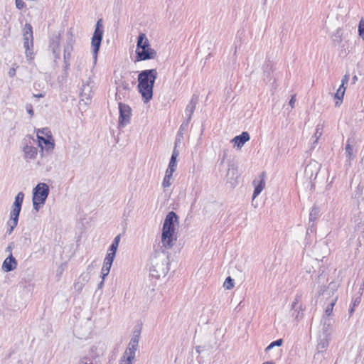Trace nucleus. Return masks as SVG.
Segmentation results:
<instances>
[{"mask_svg": "<svg viewBox=\"0 0 364 364\" xmlns=\"http://www.w3.org/2000/svg\"><path fill=\"white\" fill-rule=\"evenodd\" d=\"M157 77L156 69L144 70L138 75L137 88L144 103H147L152 99L153 88Z\"/></svg>", "mask_w": 364, "mask_h": 364, "instance_id": "f03ea898", "label": "nucleus"}, {"mask_svg": "<svg viewBox=\"0 0 364 364\" xmlns=\"http://www.w3.org/2000/svg\"><path fill=\"white\" fill-rule=\"evenodd\" d=\"M119 124L121 127H125L130 122L132 109L129 105L123 104L122 102H119Z\"/></svg>", "mask_w": 364, "mask_h": 364, "instance_id": "9d476101", "label": "nucleus"}, {"mask_svg": "<svg viewBox=\"0 0 364 364\" xmlns=\"http://www.w3.org/2000/svg\"><path fill=\"white\" fill-rule=\"evenodd\" d=\"M120 242V235H117L114 237L111 246L109 247L108 252H113L116 255L119 244Z\"/></svg>", "mask_w": 364, "mask_h": 364, "instance_id": "c85d7f7f", "label": "nucleus"}, {"mask_svg": "<svg viewBox=\"0 0 364 364\" xmlns=\"http://www.w3.org/2000/svg\"><path fill=\"white\" fill-rule=\"evenodd\" d=\"M262 364H274V363L272 361H267V362L263 363Z\"/></svg>", "mask_w": 364, "mask_h": 364, "instance_id": "864d4df0", "label": "nucleus"}, {"mask_svg": "<svg viewBox=\"0 0 364 364\" xmlns=\"http://www.w3.org/2000/svg\"><path fill=\"white\" fill-rule=\"evenodd\" d=\"M70 58L64 59L65 69V70L68 69V68L70 66Z\"/></svg>", "mask_w": 364, "mask_h": 364, "instance_id": "37998d69", "label": "nucleus"}, {"mask_svg": "<svg viewBox=\"0 0 364 364\" xmlns=\"http://www.w3.org/2000/svg\"><path fill=\"white\" fill-rule=\"evenodd\" d=\"M353 83H355L358 80V77L356 75H354L352 78Z\"/></svg>", "mask_w": 364, "mask_h": 364, "instance_id": "3c124183", "label": "nucleus"}, {"mask_svg": "<svg viewBox=\"0 0 364 364\" xmlns=\"http://www.w3.org/2000/svg\"><path fill=\"white\" fill-rule=\"evenodd\" d=\"M112 265L111 264H108V263H105V262H103V265L102 267H105V268H107L110 270L111 267H112Z\"/></svg>", "mask_w": 364, "mask_h": 364, "instance_id": "49530a36", "label": "nucleus"}, {"mask_svg": "<svg viewBox=\"0 0 364 364\" xmlns=\"http://www.w3.org/2000/svg\"><path fill=\"white\" fill-rule=\"evenodd\" d=\"M250 134L247 132H243L240 135L235 136L231 142L234 144L235 147L240 149L244 144L250 140Z\"/></svg>", "mask_w": 364, "mask_h": 364, "instance_id": "2eb2a0df", "label": "nucleus"}, {"mask_svg": "<svg viewBox=\"0 0 364 364\" xmlns=\"http://www.w3.org/2000/svg\"><path fill=\"white\" fill-rule=\"evenodd\" d=\"M104 281H105V280H102V281H101V282H100V284H98V288H99V289H101V288L103 287V285H104Z\"/></svg>", "mask_w": 364, "mask_h": 364, "instance_id": "09e8293b", "label": "nucleus"}, {"mask_svg": "<svg viewBox=\"0 0 364 364\" xmlns=\"http://www.w3.org/2000/svg\"><path fill=\"white\" fill-rule=\"evenodd\" d=\"M253 186H255V191L252 196V200H255L256 197L264 189L266 186L265 175L264 173L260 174L257 178L253 181Z\"/></svg>", "mask_w": 364, "mask_h": 364, "instance_id": "4468645a", "label": "nucleus"}, {"mask_svg": "<svg viewBox=\"0 0 364 364\" xmlns=\"http://www.w3.org/2000/svg\"><path fill=\"white\" fill-rule=\"evenodd\" d=\"M231 171H232V172H236V170H235V169H232V170H231Z\"/></svg>", "mask_w": 364, "mask_h": 364, "instance_id": "13d9d810", "label": "nucleus"}, {"mask_svg": "<svg viewBox=\"0 0 364 364\" xmlns=\"http://www.w3.org/2000/svg\"><path fill=\"white\" fill-rule=\"evenodd\" d=\"M341 31L340 29H338L334 34L331 35V39L333 41L340 43L341 42Z\"/></svg>", "mask_w": 364, "mask_h": 364, "instance_id": "72a5a7b5", "label": "nucleus"}, {"mask_svg": "<svg viewBox=\"0 0 364 364\" xmlns=\"http://www.w3.org/2000/svg\"><path fill=\"white\" fill-rule=\"evenodd\" d=\"M136 61H144L154 59L157 56L156 51L151 46L145 33H141L137 38L136 48Z\"/></svg>", "mask_w": 364, "mask_h": 364, "instance_id": "20e7f679", "label": "nucleus"}, {"mask_svg": "<svg viewBox=\"0 0 364 364\" xmlns=\"http://www.w3.org/2000/svg\"><path fill=\"white\" fill-rule=\"evenodd\" d=\"M178 154H179L178 151L175 149L173 151V154H172V156H171V160H170L168 167L173 168L175 170L176 169V166H177L176 159L178 156Z\"/></svg>", "mask_w": 364, "mask_h": 364, "instance_id": "cd10ccee", "label": "nucleus"}, {"mask_svg": "<svg viewBox=\"0 0 364 364\" xmlns=\"http://www.w3.org/2000/svg\"><path fill=\"white\" fill-rule=\"evenodd\" d=\"M73 44H74V39L73 38L72 34H70V37L68 40V42L66 45L64 46L63 49V58L68 59L70 58L71 57V53L73 50Z\"/></svg>", "mask_w": 364, "mask_h": 364, "instance_id": "412c9836", "label": "nucleus"}, {"mask_svg": "<svg viewBox=\"0 0 364 364\" xmlns=\"http://www.w3.org/2000/svg\"><path fill=\"white\" fill-rule=\"evenodd\" d=\"M358 32L360 37L364 41V19H361L358 26Z\"/></svg>", "mask_w": 364, "mask_h": 364, "instance_id": "c9c22d12", "label": "nucleus"}, {"mask_svg": "<svg viewBox=\"0 0 364 364\" xmlns=\"http://www.w3.org/2000/svg\"><path fill=\"white\" fill-rule=\"evenodd\" d=\"M138 348V344L135 343L134 341H129L128 344V347L126 348L124 353H123L125 355H128L129 357H132L135 358L136 352Z\"/></svg>", "mask_w": 364, "mask_h": 364, "instance_id": "5701e85b", "label": "nucleus"}, {"mask_svg": "<svg viewBox=\"0 0 364 364\" xmlns=\"http://www.w3.org/2000/svg\"><path fill=\"white\" fill-rule=\"evenodd\" d=\"M80 364H92V363H87L86 362H84L83 360H81Z\"/></svg>", "mask_w": 364, "mask_h": 364, "instance_id": "5fc2aeb1", "label": "nucleus"}, {"mask_svg": "<svg viewBox=\"0 0 364 364\" xmlns=\"http://www.w3.org/2000/svg\"><path fill=\"white\" fill-rule=\"evenodd\" d=\"M44 95H42V94H39L38 95H35V97H43Z\"/></svg>", "mask_w": 364, "mask_h": 364, "instance_id": "6e6d98bb", "label": "nucleus"}, {"mask_svg": "<svg viewBox=\"0 0 364 364\" xmlns=\"http://www.w3.org/2000/svg\"><path fill=\"white\" fill-rule=\"evenodd\" d=\"M295 101H296V99H295V95L292 96L290 101H289V105H291V107H294V105L295 103Z\"/></svg>", "mask_w": 364, "mask_h": 364, "instance_id": "a18cd8bd", "label": "nucleus"}, {"mask_svg": "<svg viewBox=\"0 0 364 364\" xmlns=\"http://www.w3.org/2000/svg\"><path fill=\"white\" fill-rule=\"evenodd\" d=\"M173 182V177L164 176L163 182H162V186L164 188H166L171 186Z\"/></svg>", "mask_w": 364, "mask_h": 364, "instance_id": "473e14b6", "label": "nucleus"}, {"mask_svg": "<svg viewBox=\"0 0 364 364\" xmlns=\"http://www.w3.org/2000/svg\"><path fill=\"white\" fill-rule=\"evenodd\" d=\"M339 287V284L337 283V282H331L327 288L326 290H325L322 294L323 296H328V298H330V296H336L335 295V291H337L338 288Z\"/></svg>", "mask_w": 364, "mask_h": 364, "instance_id": "393cba45", "label": "nucleus"}, {"mask_svg": "<svg viewBox=\"0 0 364 364\" xmlns=\"http://www.w3.org/2000/svg\"><path fill=\"white\" fill-rule=\"evenodd\" d=\"M89 281V275L87 274H81L79 277L77 278V280L74 284V288L75 289L80 293L82 289H83L84 286Z\"/></svg>", "mask_w": 364, "mask_h": 364, "instance_id": "aec40b11", "label": "nucleus"}, {"mask_svg": "<svg viewBox=\"0 0 364 364\" xmlns=\"http://www.w3.org/2000/svg\"><path fill=\"white\" fill-rule=\"evenodd\" d=\"M109 269H107V268H105V267H102V269H101V278L102 280H105L106 277L109 274Z\"/></svg>", "mask_w": 364, "mask_h": 364, "instance_id": "e433bc0d", "label": "nucleus"}, {"mask_svg": "<svg viewBox=\"0 0 364 364\" xmlns=\"http://www.w3.org/2000/svg\"><path fill=\"white\" fill-rule=\"evenodd\" d=\"M318 167V164L316 163V162H314V163H310L307 166H306V170L309 169V168H317Z\"/></svg>", "mask_w": 364, "mask_h": 364, "instance_id": "79ce46f5", "label": "nucleus"}, {"mask_svg": "<svg viewBox=\"0 0 364 364\" xmlns=\"http://www.w3.org/2000/svg\"><path fill=\"white\" fill-rule=\"evenodd\" d=\"M23 46L26 48V57L32 59V52L30 49L33 46V37L32 26L29 23H26L23 28Z\"/></svg>", "mask_w": 364, "mask_h": 364, "instance_id": "1a4fd4ad", "label": "nucleus"}, {"mask_svg": "<svg viewBox=\"0 0 364 364\" xmlns=\"http://www.w3.org/2000/svg\"><path fill=\"white\" fill-rule=\"evenodd\" d=\"M102 36H103V29L102 26L101 24V20L98 21L96 24V28L95 30V32L93 33L92 38V55H93V60H94V65L96 64L98 52L100 48L101 42L102 40Z\"/></svg>", "mask_w": 364, "mask_h": 364, "instance_id": "0eeeda50", "label": "nucleus"}, {"mask_svg": "<svg viewBox=\"0 0 364 364\" xmlns=\"http://www.w3.org/2000/svg\"><path fill=\"white\" fill-rule=\"evenodd\" d=\"M228 150H224V151H223V159H225V157H227V156H228Z\"/></svg>", "mask_w": 364, "mask_h": 364, "instance_id": "8fccbe9b", "label": "nucleus"}, {"mask_svg": "<svg viewBox=\"0 0 364 364\" xmlns=\"http://www.w3.org/2000/svg\"><path fill=\"white\" fill-rule=\"evenodd\" d=\"M175 169L168 167L166 171L165 175L173 177V173L175 172Z\"/></svg>", "mask_w": 364, "mask_h": 364, "instance_id": "58836bf2", "label": "nucleus"}, {"mask_svg": "<svg viewBox=\"0 0 364 364\" xmlns=\"http://www.w3.org/2000/svg\"><path fill=\"white\" fill-rule=\"evenodd\" d=\"M323 134V126L318 124L316 126L315 133L313 136L314 141L312 142V147L314 148L316 144L318 143V139Z\"/></svg>", "mask_w": 364, "mask_h": 364, "instance_id": "bb28decb", "label": "nucleus"}, {"mask_svg": "<svg viewBox=\"0 0 364 364\" xmlns=\"http://www.w3.org/2000/svg\"><path fill=\"white\" fill-rule=\"evenodd\" d=\"M338 296H331L329 298V303L326 308L325 309V316L323 317H328L331 314L333 311V306H335L336 302L337 301Z\"/></svg>", "mask_w": 364, "mask_h": 364, "instance_id": "a878e982", "label": "nucleus"}, {"mask_svg": "<svg viewBox=\"0 0 364 364\" xmlns=\"http://www.w3.org/2000/svg\"><path fill=\"white\" fill-rule=\"evenodd\" d=\"M321 335L331 336V330L333 325V321L328 317H323L321 321Z\"/></svg>", "mask_w": 364, "mask_h": 364, "instance_id": "a211bd4d", "label": "nucleus"}, {"mask_svg": "<svg viewBox=\"0 0 364 364\" xmlns=\"http://www.w3.org/2000/svg\"><path fill=\"white\" fill-rule=\"evenodd\" d=\"M168 259L164 251L155 252L150 259L149 272L152 277L159 279L168 273Z\"/></svg>", "mask_w": 364, "mask_h": 364, "instance_id": "7ed1b4c3", "label": "nucleus"}, {"mask_svg": "<svg viewBox=\"0 0 364 364\" xmlns=\"http://www.w3.org/2000/svg\"><path fill=\"white\" fill-rule=\"evenodd\" d=\"M15 75H16V69H14V68L10 69V70L9 71V75L12 77Z\"/></svg>", "mask_w": 364, "mask_h": 364, "instance_id": "c03bdc74", "label": "nucleus"}, {"mask_svg": "<svg viewBox=\"0 0 364 364\" xmlns=\"http://www.w3.org/2000/svg\"><path fill=\"white\" fill-rule=\"evenodd\" d=\"M49 47L52 50L55 60L60 58V34L53 35L50 39Z\"/></svg>", "mask_w": 364, "mask_h": 364, "instance_id": "9b49d317", "label": "nucleus"}, {"mask_svg": "<svg viewBox=\"0 0 364 364\" xmlns=\"http://www.w3.org/2000/svg\"><path fill=\"white\" fill-rule=\"evenodd\" d=\"M115 255H116L114 253L108 252L105 257L114 261Z\"/></svg>", "mask_w": 364, "mask_h": 364, "instance_id": "a19ab883", "label": "nucleus"}, {"mask_svg": "<svg viewBox=\"0 0 364 364\" xmlns=\"http://www.w3.org/2000/svg\"><path fill=\"white\" fill-rule=\"evenodd\" d=\"M24 198V194L23 192H19L16 196L15 197V200L12 205L11 210V212L12 213L16 214L19 216L22 203Z\"/></svg>", "mask_w": 364, "mask_h": 364, "instance_id": "f3484780", "label": "nucleus"}, {"mask_svg": "<svg viewBox=\"0 0 364 364\" xmlns=\"http://www.w3.org/2000/svg\"><path fill=\"white\" fill-rule=\"evenodd\" d=\"M331 341V336L320 335L318 343L316 346V350L318 352H324L327 349L329 342Z\"/></svg>", "mask_w": 364, "mask_h": 364, "instance_id": "6ab92c4d", "label": "nucleus"}, {"mask_svg": "<svg viewBox=\"0 0 364 364\" xmlns=\"http://www.w3.org/2000/svg\"><path fill=\"white\" fill-rule=\"evenodd\" d=\"M104 262H105V263H108L109 264H112V263H113V260H112V259H108V258H107V257H105V258Z\"/></svg>", "mask_w": 364, "mask_h": 364, "instance_id": "de8ad7c7", "label": "nucleus"}, {"mask_svg": "<svg viewBox=\"0 0 364 364\" xmlns=\"http://www.w3.org/2000/svg\"><path fill=\"white\" fill-rule=\"evenodd\" d=\"M38 146L42 152L51 154L55 147V140L52 136L50 130L48 128L38 129L36 132Z\"/></svg>", "mask_w": 364, "mask_h": 364, "instance_id": "39448f33", "label": "nucleus"}, {"mask_svg": "<svg viewBox=\"0 0 364 364\" xmlns=\"http://www.w3.org/2000/svg\"><path fill=\"white\" fill-rule=\"evenodd\" d=\"M134 360L135 358L123 354L119 360V364H133Z\"/></svg>", "mask_w": 364, "mask_h": 364, "instance_id": "c756f323", "label": "nucleus"}, {"mask_svg": "<svg viewBox=\"0 0 364 364\" xmlns=\"http://www.w3.org/2000/svg\"><path fill=\"white\" fill-rule=\"evenodd\" d=\"M139 338H140V332L135 331L134 336L132 338L130 341H134L135 343L139 344Z\"/></svg>", "mask_w": 364, "mask_h": 364, "instance_id": "4c0bfd02", "label": "nucleus"}, {"mask_svg": "<svg viewBox=\"0 0 364 364\" xmlns=\"http://www.w3.org/2000/svg\"><path fill=\"white\" fill-rule=\"evenodd\" d=\"M17 267V261L16 258L10 254V255L5 259L2 264V269L5 272H9L14 270Z\"/></svg>", "mask_w": 364, "mask_h": 364, "instance_id": "dca6fc26", "label": "nucleus"}, {"mask_svg": "<svg viewBox=\"0 0 364 364\" xmlns=\"http://www.w3.org/2000/svg\"><path fill=\"white\" fill-rule=\"evenodd\" d=\"M348 75H345L341 80V85H340L336 94L334 95V97L336 100L335 102V105L336 107H339L342 103L345 91L346 90V87L345 85L348 84Z\"/></svg>", "mask_w": 364, "mask_h": 364, "instance_id": "ddd939ff", "label": "nucleus"}, {"mask_svg": "<svg viewBox=\"0 0 364 364\" xmlns=\"http://www.w3.org/2000/svg\"><path fill=\"white\" fill-rule=\"evenodd\" d=\"M346 156L349 159H351L353 157V148L351 146V144H350L349 140L348 141V143L346 146Z\"/></svg>", "mask_w": 364, "mask_h": 364, "instance_id": "2f4dec72", "label": "nucleus"}, {"mask_svg": "<svg viewBox=\"0 0 364 364\" xmlns=\"http://www.w3.org/2000/svg\"><path fill=\"white\" fill-rule=\"evenodd\" d=\"M283 344V340L282 339H278L275 341L272 342L265 349L266 351L270 350L272 348H273L275 346H281Z\"/></svg>", "mask_w": 364, "mask_h": 364, "instance_id": "f704fd0d", "label": "nucleus"}, {"mask_svg": "<svg viewBox=\"0 0 364 364\" xmlns=\"http://www.w3.org/2000/svg\"><path fill=\"white\" fill-rule=\"evenodd\" d=\"M301 300V296L297 295L295 296L291 304V309L294 310L292 316H294L296 321H300L304 318V309L302 308V305L300 304Z\"/></svg>", "mask_w": 364, "mask_h": 364, "instance_id": "f8f14e48", "label": "nucleus"}, {"mask_svg": "<svg viewBox=\"0 0 364 364\" xmlns=\"http://www.w3.org/2000/svg\"><path fill=\"white\" fill-rule=\"evenodd\" d=\"M223 287L228 290H230L234 287V282L230 277H228L225 279L223 284Z\"/></svg>", "mask_w": 364, "mask_h": 364, "instance_id": "7c9ffc66", "label": "nucleus"}, {"mask_svg": "<svg viewBox=\"0 0 364 364\" xmlns=\"http://www.w3.org/2000/svg\"><path fill=\"white\" fill-rule=\"evenodd\" d=\"M114 83L116 85V100H122L129 94V83L122 79L121 74L114 73Z\"/></svg>", "mask_w": 364, "mask_h": 364, "instance_id": "6e6552de", "label": "nucleus"}, {"mask_svg": "<svg viewBox=\"0 0 364 364\" xmlns=\"http://www.w3.org/2000/svg\"><path fill=\"white\" fill-rule=\"evenodd\" d=\"M49 194V187L45 183H38L33 190V206L38 212L45 203Z\"/></svg>", "mask_w": 364, "mask_h": 364, "instance_id": "423d86ee", "label": "nucleus"}, {"mask_svg": "<svg viewBox=\"0 0 364 364\" xmlns=\"http://www.w3.org/2000/svg\"><path fill=\"white\" fill-rule=\"evenodd\" d=\"M24 157L28 159H33L38 154V150L32 146H26L23 148Z\"/></svg>", "mask_w": 364, "mask_h": 364, "instance_id": "4be33fe9", "label": "nucleus"}, {"mask_svg": "<svg viewBox=\"0 0 364 364\" xmlns=\"http://www.w3.org/2000/svg\"><path fill=\"white\" fill-rule=\"evenodd\" d=\"M18 215L10 212L9 220L8 221V225L9 227V233L11 234L14 229L17 226L18 222Z\"/></svg>", "mask_w": 364, "mask_h": 364, "instance_id": "b1692460", "label": "nucleus"}, {"mask_svg": "<svg viewBox=\"0 0 364 364\" xmlns=\"http://www.w3.org/2000/svg\"><path fill=\"white\" fill-rule=\"evenodd\" d=\"M16 6L18 9H21L24 6L23 0H16Z\"/></svg>", "mask_w": 364, "mask_h": 364, "instance_id": "ea45409f", "label": "nucleus"}, {"mask_svg": "<svg viewBox=\"0 0 364 364\" xmlns=\"http://www.w3.org/2000/svg\"><path fill=\"white\" fill-rule=\"evenodd\" d=\"M178 223V217L174 212L171 211L166 215L161 232V244L164 248L171 249L175 245Z\"/></svg>", "mask_w": 364, "mask_h": 364, "instance_id": "f257e3e1", "label": "nucleus"}, {"mask_svg": "<svg viewBox=\"0 0 364 364\" xmlns=\"http://www.w3.org/2000/svg\"><path fill=\"white\" fill-rule=\"evenodd\" d=\"M28 113H29V114H30L31 116H33V109H30L28 110Z\"/></svg>", "mask_w": 364, "mask_h": 364, "instance_id": "603ef678", "label": "nucleus"}, {"mask_svg": "<svg viewBox=\"0 0 364 364\" xmlns=\"http://www.w3.org/2000/svg\"><path fill=\"white\" fill-rule=\"evenodd\" d=\"M262 2H263V4H266L267 0H262Z\"/></svg>", "mask_w": 364, "mask_h": 364, "instance_id": "4d7b16f0", "label": "nucleus"}]
</instances>
